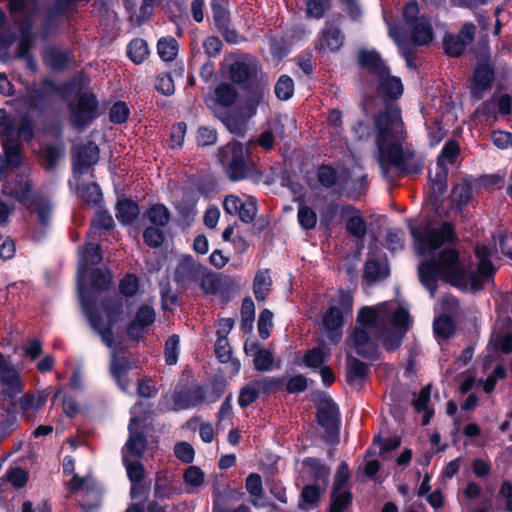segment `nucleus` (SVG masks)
Returning a JSON list of instances; mask_svg holds the SVG:
<instances>
[{
	"mask_svg": "<svg viewBox=\"0 0 512 512\" xmlns=\"http://www.w3.org/2000/svg\"><path fill=\"white\" fill-rule=\"evenodd\" d=\"M341 216H349L346 221L347 231L358 239H363L366 235V223L352 205H343L340 207Z\"/></svg>",
	"mask_w": 512,
	"mask_h": 512,
	"instance_id": "6ab92c4d",
	"label": "nucleus"
},
{
	"mask_svg": "<svg viewBox=\"0 0 512 512\" xmlns=\"http://www.w3.org/2000/svg\"><path fill=\"white\" fill-rule=\"evenodd\" d=\"M155 320L154 309L150 306H141L135 316V319L127 327V334L132 339H138L142 331Z\"/></svg>",
	"mask_w": 512,
	"mask_h": 512,
	"instance_id": "a211bd4d",
	"label": "nucleus"
},
{
	"mask_svg": "<svg viewBox=\"0 0 512 512\" xmlns=\"http://www.w3.org/2000/svg\"><path fill=\"white\" fill-rule=\"evenodd\" d=\"M257 383L250 382L240 391L238 403L241 407H247L252 404L259 396V391L256 389Z\"/></svg>",
	"mask_w": 512,
	"mask_h": 512,
	"instance_id": "bf43d9fd",
	"label": "nucleus"
},
{
	"mask_svg": "<svg viewBox=\"0 0 512 512\" xmlns=\"http://www.w3.org/2000/svg\"><path fill=\"white\" fill-rule=\"evenodd\" d=\"M144 426V421L140 418H131L128 426L129 437L122 448V458H141L144 455L147 447Z\"/></svg>",
	"mask_w": 512,
	"mask_h": 512,
	"instance_id": "9b49d317",
	"label": "nucleus"
},
{
	"mask_svg": "<svg viewBox=\"0 0 512 512\" xmlns=\"http://www.w3.org/2000/svg\"><path fill=\"white\" fill-rule=\"evenodd\" d=\"M445 51L448 55L458 57L467 46V42L461 36H447L444 40Z\"/></svg>",
	"mask_w": 512,
	"mask_h": 512,
	"instance_id": "09e8293b",
	"label": "nucleus"
},
{
	"mask_svg": "<svg viewBox=\"0 0 512 512\" xmlns=\"http://www.w3.org/2000/svg\"><path fill=\"white\" fill-rule=\"evenodd\" d=\"M123 464L126 468L128 479L131 483L142 482L145 478L146 470L140 462V458H122Z\"/></svg>",
	"mask_w": 512,
	"mask_h": 512,
	"instance_id": "7c9ffc66",
	"label": "nucleus"
},
{
	"mask_svg": "<svg viewBox=\"0 0 512 512\" xmlns=\"http://www.w3.org/2000/svg\"><path fill=\"white\" fill-rule=\"evenodd\" d=\"M16 123L4 109H0V136L5 139H13L12 136L15 132Z\"/></svg>",
	"mask_w": 512,
	"mask_h": 512,
	"instance_id": "5fc2aeb1",
	"label": "nucleus"
},
{
	"mask_svg": "<svg viewBox=\"0 0 512 512\" xmlns=\"http://www.w3.org/2000/svg\"><path fill=\"white\" fill-rule=\"evenodd\" d=\"M321 47L332 51L339 49L343 44V36L338 28H329L324 31L320 40Z\"/></svg>",
	"mask_w": 512,
	"mask_h": 512,
	"instance_id": "ea45409f",
	"label": "nucleus"
},
{
	"mask_svg": "<svg viewBox=\"0 0 512 512\" xmlns=\"http://www.w3.org/2000/svg\"><path fill=\"white\" fill-rule=\"evenodd\" d=\"M114 227V220L107 211H100L91 222L89 237L97 233L99 229L111 230Z\"/></svg>",
	"mask_w": 512,
	"mask_h": 512,
	"instance_id": "79ce46f5",
	"label": "nucleus"
},
{
	"mask_svg": "<svg viewBox=\"0 0 512 512\" xmlns=\"http://www.w3.org/2000/svg\"><path fill=\"white\" fill-rule=\"evenodd\" d=\"M453 202L458 205H464L468 203L471 197V188L466 183H461L454 186L451 194Z\"/></svg>",
	"mask_w": 512,
	"mask_h": 512,
	"instance_id": "69168bd1",
	"label": "nucleus"
},
{
	"mask_svg": "<svg viewBox=\"0 0 512 512\" xmlns=\"http://www.w3.org/2000/svg\"><path fill=\"white\" fill-rule=\"evenodd\" d=\"M77 192L79 197L88 205H96L102 198L100 188L95 183L80 185Z\"/></svg>",
	"mask_w": 512,
	"mask_h": 512,
	"instance_id": "f704fd0d",
	"label": "nucleus"
},
{
	"mask_svg": "<svg viewBox=\"0 0 512 512\" xmlns=\"http://www.w3.org/2000/svg\"><path fill=\"white\" fill-rule=\"evenodd\" d=\"M218 158L232 181L260 178V174L245 153L242 144L238 142H230L220 148Z\"/></svg>",
	"mask_w": 512,
	"mask_h": 512,
	"instance_id": "423d86ee",
	"label": "nucleus"
},
{
	"mask_svg": "<svg viewBox=\"0 0 512 512\" xmlns=\"http://www.w3.org/2000/svg\"><path fill=\"white\" fill-rule=\"evenodd\" d=\"M493 78L494 71L489 64L483 63L477 66L471 84V94L475 100H480L483 93L490 90Z\"/></svg>",
	"mask_w": 512,
	"mask_h": 512,
	"instance_id": "4468645a",
	"label": "nucleus"
},
{
	"mask_svg": "<svg viewBox=\"0 0 512 512\" xmlns=\"http://www.w3.org/2000/svg\"><path fill=\"white\" fill-rule=\"evenodd\" d=\"M92 287L99 291H105L111 284V274L108 271L94 269L91 273Z\"/></svg>",
	"mask_w": 512,
	"mask_h": 512,
	"instance_id": "603ef678",
	"label": "nucleus"
},
{
	"mask_svg": "<svg viewBox=\"0 0 512 512\" xmlns=\"http://www.w3.org/2000/svg\"><path fill=\"white\" fill-rule=\"evenodd\" d=\"M375 142L380 155L383 176L392 181L402 174L421 172L423 163L414 152L402 148L403 123L398 106L387 104L374 119Z\"/></svg>",
	"mask_w": 512,
	"mask_h": 512,
	"instance_id": "f03ea898",
	"label": "nucleus"
},
{
	"mask_svg": "<svg viewBox=\"0 0 512 512\" xmlns=\"http://www.w3.org/2000/svg\"><path fill=\"white\" fill-rule=\"evenodd\" d=\"M179 336H170L165 343V361L168 365H174L178 359Z\"/></svg>",
	"mask_w": 512,
	"mask_h": 512,
	"instance_id": "052dcab7",
	"label": "nucleus"
},
{
	"mask_svg": "<svg viewBox=\"0 0 512 512\" xmlns=\"http://www.w3.org/2000/svg\"><path fill=\"white\" fill-rule=\"evenodd\" d=\"M255 318V305L251 298H245L241 306V326L245 331L253 328Z\"/></svg>",
	"mask_w": 512,
	"mask_h": 512,
	"instance_id": "a19ab883",
	"label": "nucleus"
},
{
	"mask_svg": "<svg viewBox=\"0 0 512 512\" xmlns=\"http://www.w3.org/2000/svg\"><path fill=\"white\" fill-rule=\"evenodd\" d=\"M19 372L7 357L0 352V393L13 399L22 392Z\"/></svg>",
	"mask_w": 512,
	"mask_h": 512,
	"instance_id": "f8f14e48",
	"label": "nucleus"
},
{
	"mask_svg": "<svg viewBox=\"0 0 512 512\" xmlns=\"http://www.w3.org/2000/svg\"><path fill=\"white\" fill-rule=\"evenodd\" d=\"M22 162L20 145L15 139L3 141V153L0 154V182Z\"/></svg>",
	"mask_w": 512,
	"mask_h": 512,
	"instance_id": "ddd939ff",
	"label": "nucleus"
},
{
	"mask_svg": "<svg viewBox=\"0 0 512 512\" xmlns=\"http://www.w3.org/2000/svg\"><path fill=\"white\" fill-rule=\"evenodd\" d=\"M74 166L78 173H82L84 169H87L99 160V149L93 142L82 144L74 148Z\"/></svg>",
	"mask_w": 512,
	"mask_h": 512,
	"instance_id": "2eb2a0df",
	"label": "nucleus"
},
{
	"mask_svg": "<svg viewBox=\"0 0 512 512\" xmlns=\"http://www.w3.org/2000/svg\"><path fill=\"white\" fill-rule=\"evenodd\" d=\"M323 325L328 331V337L334 343H337L341 338V333L338 329L343 325L342 312L338 307L332 306L323 316Z\"/></svg>",
	"mask_w": 512,
	"mask_h": 512,
	"instance_id": "b1692460",
	"label": "nucleus"
},
{
	"mask_svg": "<svg viewBox=\"0 0 512 512\" xmlns=\"http://www.w3.org/2000/svg\"><path fill=\"white\" fill-rule=\"evenodd\" d=\"M253 362L258 371L270 370L273 364V355L269 350L258 349Z\"/></svg>",
	"mask_w": 512,
	"mask_h": 512,
	"instance_id": "13d9d810",
	"label": "nucleus"
},
{
	"mask_svg": "<svg viewBox=\"0 0 512 512\" xmlns=\"http://www.w3.org/2000/svg\"><path fill=\"white\" fill-rule=\"evenodd\" d=\"M175 493V489L172 486L170 480L164 475L158 473L155 481L154 494L159 499H165L171 497Z\"/></svg>",
	"mask_w": 512,
	"mask_h": 512,
	"instance_id": "c03bdc74",
	"label": "nucleus"
},
{
	"mask_svg": "<svg viewBox=\"0 0 512 512\" xmlns=\"http://www.w3.org/2000/svg\"><path fill=\"white\" fill-rule=\"evenodd\" d=\"M204 398L203 390L201 388H195L180 394L175 401V405L179 409H188L201 404L204 401Z\"/></svg>",
	"mask_w": 512,
	"mask_h": 512,
	"instance_id": "c756f323",
	"label": "nucleus"
},
{
	"mask_svg": "<svg viewBox=\"0 0 512 512\" xmlns=\"http://www.w3.org/2000/svg\"><path fill=\"white\" fill-rule=\"evenodd\" d=\"M378 93L384 100H396L403 93V85L400 78L387 74L378 78Z\"/></svg>",
	"mask_w": 512,
	"mask_h": 512,
	"instance_id": "412c9836",
	"label": "nucleus"
},
{
	"mask_svg": "<svg viewBox=\"0 0 512 512\" xmlns=\"http://www.w3.org/2000/svg\"><path fill=\"white\" fill-rule=\"evenodd\" d=\"M79 299L81 302L82 310L88 319L92 329L97 332L102 341L111 347L114 343V333L112 326L123 320L126 314V308L122 298L115 296L108 298L102 302V308L107 315L108 325L105 326L102 316L95 310L94 302L85 297L84 287L79 283Z\"/></svg>",
	"mask_w": 512,
	"mask_h": 512,
	"instance_id": "20e7f679",
	"label": "nucleus"
},
{
	"mask_svg": "<svg viewBox=\"0 0 512 512\" xmlns=\"http://www.w3.org/2000/svg\"><path fill=\"white\" fill-rule=\"evenodd\" d=\"M149 50L146 41L134 39L128 45V56L136 64L142 63L148 56Z\"/></svg>",
	"mask_w": 512,
	"mask_h": 512,
	"instance_id": "c9c22d12",
	"label": "nucleus"
},
{
	"mask_svg": "<svg viewBox=\"0 0 512 512\" xmlns=\"http://www.w3.org/2000/svg\"><path fill=\"white\" fill-rule=\"evenodd\" d=\"M43 60L53 70H61L69 60L67 52L58 48L50 47L43 52Z\"/></svg>",
	"mask_w": 512,
	"mask_h": 512,
	"instance_id": "c85d7f7f",
	"label": "nucleus"
},
{
	"mask_svg": "<svg viewBox=\"0 0 512 512\" xmlns=\"http://www.w3.org/2000/svg\"><path fill=\"white\" fill-rule=\"evenodd\" d=\"M346 370L347 381L350 384L361 381L368 372L367 365L351 355L347 356Z\"/></svg>",
	"mask_w": 512,
	"mask_h": 512,
	"instance_id": "cd10ccee",
	"label": "nucleus"
},
{
	"mask_svg": "<svg viewBox=\"0 0 512 512\" xmlns=\"http://www.w3.org/2000/svg\"><path fill=\"white\" fill-rule=\"evenodd\" d=\"M387 309L386 305L370 308L366 307L361 309L358 314V328H364L369 331H374L378 334H392L390 327L393 326V313Z\"/></svg>",
	"mask_w": 512,
	"mask_h": 512,
	"instance_id": "6e6552de",
	"label": "nucleus"
},
{
	"mask_svg": "<svg viewBox=\"0 0 512 512\" xmlns=\"http://www.w3.org/2000/svg\"><path fill=\"white\" fill-rule=\"evenodd\" d=\"M294 92V82L293 80L286 75H282L276 85H275V94L281 100L289 99Z\"/></svg>",
	"mask_w": 512,
	"mask_h": 512,
	"instance_id": "3c124183",
	"label": "nucleus"
},
{
	"mask_svg": "<svg viewBox=\"0 0 512 512\" xmlns=\"http://www.w3.org/2000/svg\"><path fill=\"white\" fill-rule=\"evenodd\" d=\"M447 175H448V167L441 166L439 167L436 164L435 172L430 170V180L432 183V189L434 193L442 194L447 189Z\"/></svg>",
	"mask_w": 512,
	"mask_h": 512,
	"instance_id": "58836bf2",
	"label": "nucleus"
},
{
	"mask_svg": "<svg viewBox=\"0 0 512 512\" xmlns=\"http://www.w3.org/2000/svg\"><path fill=\"white\" fill-rule=\"evenodd\" d=\"M257 207L256 199L252 196H248L245 202L241 204V210L238 212L239 218L245 223H251L256 216Z\"/></svg>",
	"mask_w": 512,
	"mask_h": 512,
	"instance_id": "6e6d98bb",
	"label": "nucleus"
},
{
	"mask_svg": "<svg viewBox=\"0 0 512 512\" xmlns=\"http://www.w3.org/2000/svg\"><path fill=\"white\" fill-rule=\"evenodd\" d=\"M174 279L178 285L183 288L189 287L191 284L200 282L202 289L208 292L206 283L212 284V277L199 262L195 261L191 256L184 257L178 264Z\"/></svg>",
	"mask_w": 512,
	"mask_h": 512,
	"instance_id": "0eeeda50",
	"label": "nucleus"
},
{
	"mask_svg": "<svg viewBox=\"0 0 512 512\" xmlns=\"http://www.w3.org/2000/svg\"><path fill=\"white\" fill-rule=\"evenodd\" d=\"M317 421L325 429V440L334 443L339 436V412L335 403L323 398L317 405Z\"/></svg>",
	"mask_w": 512,
	"mask_h": 512,
	"instance_id": "9d476101",
	"label": "nucleus"
},
{
	"mask_svg": "<svg viewBox=\"0 0 512 512\" xmlns=\"http://www.w3.org/2000/svg\"><path fill=\"white\" fill-rule=\"evenodd\" d=\"M387 277L386 268L382 267L381 264L374 260L368 259L364 266L363 278L368 283H375L378 280L384 279Z\"/></svg>",
	"mask_w": 512,
	"mask_h": 512,
	"instance_id": "72a5a7b5",
	"label": "nucleus"
},
{
	"mask_svg": "<svg viewBox=\"0 0 512 512\" xmlns=\"http://www.w3.org/2000/svg\"><path fill=\"white\" fill-rule=\"evenodd\" d=\"M26 206L32 213L37 215L38 221L42 226L49 225L53 209L49 199L41 195H34Z\"/></svg>",
	"mask_w": 512,
	"mask_h": 512,
	"instance_id": "5701e85b",
	"label": "nucleus"
},
{
	"mask_svg": "<svg viewBox=\"0 0 512 512\" xmlns=\"http://www.w3.org/2000/svg\"><path fill=\"white\" fill-rule=\"evenodd\" d=\"M48 394L40 391L36 394H24L19 401L20 408L23 411L41 409L47 401Z\"/></svg>",
	"mask_w": 512,
	"mask_h": 512,
	"instance_id": "2f4dec72",
	"label": "nucleus"
},
{
	"mask_svg": "<svg viewBox=\"0 0 512 512\" xmlns=\"http://www.w3.org/2000/svg\"><path fill=\"white\" fill-rule=\"evenodd\" d=\"M229 73L233 83L253 92V100L256 104L262 100L267 79L256 58L241 57L231 64Z\"/></svg>",
	"mask_w": 512,
	"mask_h": 512,
	"instance_id": "39448f33",
	"label": "nucleus"
},
{
	"mask_svg": "<svg viewBox=\"0 0 512 512\" xmlns=\"http://www.w3.org/2000/svg\"><path fill=\"white\" fill-rule=\"evenodd\" d=\"M139 289L138 278L133 274H127L119 283V290L125 297L134 296Z\"/></svg>",
	"mask_w": 512,
	"mask_h": 512,
	"instance_id": "4d7b16f0",
	"label": "nucleus"
},
{
	"mask_svg": "<svg viewBox=\"0 0 512 512\" xmlns=\"http://www.w3.org/2000/svg\"><path fill=\"white\" fill-rule=\"evenodd\" d=\"M245 488L252 497H260L263 493L262 479L257 473H251L246 478Z\"/></svg>",
	"mask_w": 512,
	"mask_h": 512,
	"instance_id": "338daca9",
	"label": "nucleus"
},
{
	"mask_svg": "<svg viewBox=\"0 0 512 512\" xmlns=\"http://www.w3.org/2000/svg\"><path fill=\"white\" fill-rule=\"evenodd\" d=\"M144 242L153 248L160 247L165 239L162 229L157 226L147 227L143 233Z\"/></svg>",
	"mask_w": 512,
	"mask_h": 512,
	"instance_id": "864d4df0",
	"label": "nucleus"
},
{
	"mask_svg": "<svg viewBox=\"0 0 512 512\" xmlns=\"http://www.w3.org/2000/svg\"><path fill=\"white\" fill-rule=\"evenodd\" d=\"M459 154V145L455 141H449L445 144L442 152L437 160V165L447 166V164L454 163L456 157Z\"/></svg>",
	"mask_w": 512,
	"mask_h": 512,
	"instance_id": "49530a36",
	"label": "nucleus"
},
{
	"mask_svg": "<svg viewBox=\"0 0 512 512\" xmlns=\"http://www.w3.org/2000/svg\"><path fill=\"white\" fill-rule=\"evenodd\" d=\"M331 498L330 512H342L351 503L352 495L349 491L333 489Z\"/></svg>",
	"mask_w": 512,
	"mask_h": 512,
	"instance_id": "a18cd8bd",
	"label": "nucleus"
},
{
	"mask_svg": "<svg viewBox=\"0 0 512 512\" xmlns=\"http://www.w3.org/2000/svg\"><path fill=\"white\" fill-rule=\"evenodd\" d=\"M148 218L154 225L163 227L169 222L170 213L164 205L158 204L150 208Z\"/></svg>",
	"mask_w": 512,
	"mask_h": 512,
	"instance_id": "de8ad7c7",
	"label": "nucleus"
},
{
	"mask_svg": "<svg viewBox=\"0 0 512 512\" xmlns=\"http://www.w3.org/2000/svg\"><path fill=\"white\" fill-rule=\"evenodd\" d=\"M392 321L393 327L398 330L392 334H378L364 328H355L349 338L355 352L364 358H376L380 338H383V345L388 351L396 350L410 327L411 319L406 309L398 308L393 313Z\"/></svg>",
	"mask_w": 512,
	"mask_h": 512,
	"instance_id": "7ed1b4c3",
	"label": "nucleus"
},
{
	"mask_svg": "<svg viewBox=\"0 0 512 512\" xmlns=\"http://www.w3.org/2000/svg\"><path fill=\"white\" fill-rule=\"evenodd\" d=\"M320 493L316 485H306L301 491L299 507L301 509L316 507L320 499Z\"/></svg>",
	"mask_w": 512,
	"mask_h": 512,
	"instance_id": "e433bc0d",
	"label": "nucleus"
},
{
	"mask_svg": "<svg viewBox=\"0 0 512 512\" xmlns=\"http://www.w3.org/2000/svg\"><path fill=\"white\" fill-rule=\"evenodd\" d=\"M216 102L223 106L229 107L234 104L237 98V91L233 85L222 83L215 89Z\"/></svg>",
	"mask_w": 512,
	"mask_h": 512,
	"instance_id": "473e14b6",
	"label": "nucleus"
},
{
	"mask_svg": "<svg viewBox=\"0 0 512 512\" xmlns=\"http://www.w3.org/2000/svg\"><path fill=\"white\" fill-rule=\"evenodd\" d=\"M317 178L323 187L333 189V192L339 195H341L346 189L348 181V177H338L337 172L327 165H323L318 168Z\"/></svg>",
	"mask_w": 512,
	"mask_h": 512,
	"instance_id": "dca6fc26",
	"label": "nucleus"
},
{
	"mask_svg": "<svg viewBox=\"0 0 512 512\" xmlns=\"http://www.w3.org/2000/svg\"><path fill=\"white\" fill-rule=\"evenodd\" d=\"M415 250L419 256H430L418 265L421 284L429 290L433 297L438 288V280H442L459 289L478 291L483 288L494 275L495 269L486 258V248H478L479 258L477 270H472L470 261L460 256L453 247H445L437 254L435 251L445 244H453L457 237L453 226L444 222L440 227L427 225L422 229H412Z\"/></svg>",
	"mask_w": 512,
	"mask_h": 512,
	"instance_id": "f257e3e1",
	"label": "nucleus"
},
{
	"mask_svg": "<svg viewBox=\"0 0 512 512\" xmlns=\"http://www.w3.org/2000/svg\"><path fill=\"white\" fill-rule=\"evenodd\" d=\"M98 102L92 93H83L70 105L71 122L77 129H83L98 116Z\"/></svg>",
	"mask_w": 512,
	"mask_h": 512,
	"instance_id": "1a4fd4ad",
	"label": "nucleus"
},
{
	"mask_svg": "<svg viewBox=\"0 0 512 512\" xmlns=\"http://www.w3.org/2000/svg\"><path fill=\"white\" fill-rule=\"evenodd\" d=\"M272 285V279L269 270H259L254 278L253 292L258 301H264L269 293Z\"/></svg>",
	"mask_w": 512,
	"mask_h": 512,
	"instance_id": "bb28decb",
	"label": "nucleus"
},
{
	"mask_svg": "<svg viewBox=\"0 0 512 512\" xmlns=\"http://www.w3.org/2000/svg\"><path fill=\"white\" fill-rule=\"evenodd\" d=\"M2 193L6 196L15 198L23 205H28L32 194V184L29 179L20 178L14 182H7L3 185Z\"/></svg>",
	"mask_w": 512,
	"mask_h": 512,
	"instance_id": "f3484780",
	"label": "nucleus"
},
{
	"mask_svg": "<svg viewBox=\"0 0 512 512\" xmlns=\"http://www.w3.org/2000/svg\"><path fill=\"white\" fill-rule=\"evenodd\" d=\"M102 260V254L100 251V246L97 243H87L81 249V259L79 263V280L78 284L82 283V277L84 275L85 270L91 266L100 263Z\"/></svg>",
	"mask_w": 512,
	"mask_h": 512,
	"instance_id": "393cba45",
	"label": "nucleus"
},
{
	"mask_svg": "<svg viewBox=\"0 0 512 512\" xmlns=\"http://www.w3.org/2000/svg\"><path fill=\"white\" fill-rule=\"evenodd\" d=\"M129 116V108L124 102L115 103L109 111V117L111 122L116 124L124 123Z\"/></svg>",
	"mask_w": 512,
	"mask_h": 512,
	"instance_id": "0e129e2a",
	"label": "nucleus"
},
{
	"mask_svg": "<svg viewBox=\"0 0 512 512\" xmlns=\"http://www.w3.org/2000/svg\"><path fill=\"white\" fill-rule=\"evenodd\" d=\"M175 456L184 463H191L194 459V449L188 442H179L174 447Z\"/></svg>",
	"mask_w": 512,
	"mask_h": 512,
	"instance_id": "774afa93",
	"label": "nucleus"
},
{
	"mask_svg": "<svg viewBox=\"0 0 512 512\" xmlns=\"http://www.w3.org/2000/svg\"><path fill=\"white\" fill-rule=\"evenodd\" d=\"M330 8V0H309L307 2V15L313 18H321Z\"/></svg>",
	"mask_w": 512,
	"mask_h": 512,
	"instance_id": "680f3d73",
	"label": "nucleus"
},
{
	"mask_svg": "<svg viewBox=\"0 0 512 512\" xmlns=\"http://www.w3.org/2000/svg\"><path fill=\"white\" fill-rule=\"evenodd\" d=\"M178 44L173 38L160 39L158 42V54L164 61H172L177 55Z\"/></svg>",
	"mask_w": 512,
	"mask_h": 512,
	"instance_id": "37998d69",
	"label": "nucleus"
},
{
	"mask_svg": "<svg viewBox=\"0 0 512 512\" xmlns=\"http://www.w3.org/2000/svg\"><path fill=\"white\" fill-rule=\"evenodd\" d=\"M304 464L312 470L315 479L322 480L324 483H327L330 473L329 468L321 464V462L316 458H309L304 461Z\"/></svg>",
	"mask_w": 512,
	"mask_h": 512,
	"instance_id": "e2e57ef3",
	"label": "nucleus"
},
{
	"mask_svg": "<svg viewBox=\"0 0 512 512\" xmlns=\"http://www.w3.org/2000/svg\"><path fill=\"white\" fill-rule=\"evenodd\" d=\"M298 221L302 228L309 230L313 229L317 223V215L315 211L306 206L300 205L298 208Z\"/></svg>",
	"mask_w": 512,
	"mask_h": 512,
	"instance_id": "8fccbe9b",
	"label": "nucleus"
},
{
	"mask_svg": "<svg viewBox=\"0 0 512 512\" xmlns=\"http://www.w3.org/2000/svg\"><path fill=\"white\" fill-rule=\"evenodd\" d=\"M359 65L368 70L376 78L387 74L388 67L385 65L380 55L373 50H361L358 53Z\"/></svg>",
	"mask_w": 512,
	"mask_h": 512,
	"instance_id": "aec40b11",
	"label": "nucleus"
},
{
	"mask_svg": "<svg viewBox=\"0 0 512 512\" xmlns=\"http://www.w3.org/2000/svg\"><path fill=\"white\" fill-rule=\"evenodd\" d=\"M433 330L437 337L448 339L454 333V322L450 316L441 315L434 320Z\"/></svg>",
	"mask_w": 512,
	"mask_h": 512,
	"instance_id": "4c0bfd02",
	"label": "nucleus"
},
{
	"mask_svg": "<svg viewBox=\"0 0 512 512\" xmlns=\"http://www.w3.org/2000/svg\"><path fill=\"white\" fill-rule=\"evenodd\" d=\"M140 210L136 202L130 199H119L116 205V218L122 224H131L139 215Z\"/></svg>",
	"mask_w": 512,
	"mask_h": 512,
	"instance_id": "a878e982",
	"label": "nucleus"
},
{
	"mask_svg": "<svg viewBox=\"0 0 512 512\" xmlns=\"http://www.w3.org/2000/svg\"><path fill=\"white\" fill-rule=\"evenodd\" d=\"M404 29L405 33L409 35L410 40L415 45H426L433 39L430 21L423 16L420 18L419 22L411 24V26H407Z\"/></svg>",
	"mask_w": 512,
	"mask_h": 512,
	"instance_id": "4be33fe9",
	"label": "nucleus"
}]
</instances>
